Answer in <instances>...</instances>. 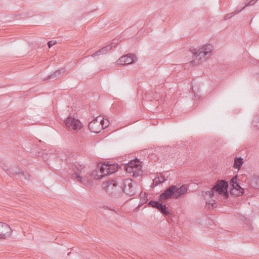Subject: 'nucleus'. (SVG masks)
I'll use <instances>...</instances> for the list:
<instances>
[{
    "instance_id": "26",
    "label": "nucleus",
    "mask_w": 259,
    "mask_h": 259,
    "mask_svg": "<svg viewBox=\"0 0 259 259\" xmlns=\"http://www.w3.org/2000/svg\"><path fill=\"white\" fill-rule=\"evenodd\" d=\"M258 0H250L247 4L245 5L241 9L242 10L245 9V8L247 6H252Z\"/></svg>"
},
{
    "instance_id": "17",
    "label": "nucleus",
    "mask_w": 259,
    "mask_h": 259,
    "mask_svg": "<svg viewBox=\"0 0 259 259\" xmlns=\"http://www.w3.org/2000/svg\"><path fill=\"white\" fill-rule=\"evenodd\" d=\"M64 69H61L56 70L55 72H54L53 74L51 75L48 76L45 79V80H54L56 79V78H58L61 74L63 72H64Z\"/></svg>"
},
{
    "instance_id": "4",
    "label": "nucleus",
    "mask_w": 259,
    "mask_h": 259,
    "mask_svg": "<svg viewBox=\"0 0 259 259\" xmlns=\"http://www.w3.org/2000/svg\"><path fill=\"white\" fill-rule=\"evenodd\" d=\"M103 189L112 197L116 198L122 195L121 186L117 179H109L102 183Z\"/></svg>"
},
{
    "instance_id": "15",
    "label": "nucleus",
    "mask_w": 259,
    "mask_h": 259,
    "mask_svg": "<svg viewBox=\"0 0 259 259\" xmlns=\"http://www.w3.org/2000/svg\"><path fill=\"white\" fill-rule=\"evenodd\" d=\"M234 187H233L230 190L231 194L234 195L235 196H239L242 195L244 193V189L238 183L234 185Z\"/></svg>"
},
{
    "instance_id": "20",
    "label": "nucleus",
    "mask_w": 259,
    "mask_h": 259,
    "mask_svg": "<svg viewBox=\"0 0 259 259\" xmlns=\"http://www.w3.org/2000/svg\"><path fill=\"white\" fill-rule=\"evenodd\" d=\"M166 180L167 179H165L163 176H157L153 180V183L157 186L161 183L165 182Z\"/></svg>"
},
{
    "instance_id": "21",
    "label": "nucleus",
    "mask_w": 259,
    "mask_h": 259,
    "mask_svg": "<svg viewBox=\"0 0 259 259\" xmlns=\"http://www.w3.org/2000/svg\"><path fill=\"white\" fill-rule=\"evenodd\" d=\"M242 11V9H240V10L237 9V10H235L234 12L225 15L224 17V19L225 20L229 19L231 18V17H233L234 15L238 14L239 12H240Z\"/></svg>"
},
{
    "instance_id": "5",
    "label": "nucleus",
    "mask_w": 259,
    "mask_h": 259,
    "mask_svg": "<svg viewBox=\"0 0 259 259\" xmlns=\"http://www.w3.org/2000/svg\"><path fill=\"white\" fill-rule=\"evenodd\" d=\"M228 183L225 180H219L212 188L211 190L205 192V194L209 195L210 198H212L216 194L220 195L224 197V199H227L229 197L228 192Z\"/></svg>"
},
{
    "instance_id": "25",
    "label": "nucleus",
    "mask_w": 259,
    "mask_h": 259,
    "mask_svg": "<svg viewBox=\"0 0 259 259\" xmlns=\"http://www.w3.org/2000/svg\"><path fill=\"white\" fill-rule=\"evenodd\" d=\"M230 183L232 185V187L235 188L234 185L238 183L237 181V176L233 177L231 179Z\"/></svg>"
},
{
    "instance_id": "27",
    "label": "nucleus",
    "mask_w": 259,
    "mask_h": 259,
    "mask_svg": "<svg viewBox=\"0 0 259 259\" xmlns=\"http://www.w3.org/2000/svg\"><path fill=\"white\" fill-rule=\"evenodd\" d=\"M56 42V41H54V40L49 41L48 42V45L49 48H51L53 46L55 45Z\"/></svg>"
},
{
    "instance_id": "11",
    "label": "nucleus",
    "mask_w": 259,
    "mask_h": 259,
    "mask_svg": "<svg viewBox=\"0 0 259 259\" xmlns=\"http://www.w3.org/2000/svg\"><path fill=\"white\" fill-rule=\"evenodd\" d=\"M5 170L6 172L11 177L18 175L19 176H22L26 179H28L29 177V175L28 174H25L24 171H22L20 168L16 166L7 168L5 169Z\"/></svg>"
},
{
    "instance_id": "18",
    "label": "nucleus",
    "mask_w": 259,
    "mask_h": 259,
    "mask_svg": "<svg viewBox=\"0 0 259 259\" xmlns=\"http://www.w3.org/2000/svg\"><path fill=\"white\" fill-rule=\"evenodd\" d=\"M243 159L241 157H236L234 160V167L240 169L243 163Z\"/></svg>"
},
{
    "instance_id": "10",
    "label": "nucleus",
    "mask_w": 259,
    "mask_h": 259,
    "mask_svg": "<svg viewBox=\"0 0 259 259\" xmlns=\"http://www.w3.org/2000/svg\"><path fill=\"white\" fill-rule=\"evenodd\" d=\"M137 61L136 57L134 54H127L121 57L118 61V64L120 65H126L134 63Z\"/></svg>"
},
{
    "instance_id": "7",
    "label": "nucleus",
    "mask_w": 259,
    "mask_h": 259,
    "mask_svg": "<svg viewBox=\"0 0 259 259\" xmlns=\"http://www.w3.org/2000/svg\"><path fill=\"white\" fill-rule=\"evenodd\" d=\"M122 193H125L126 194L133 196L135 194V189L133 185L132 179H126L124 181L122 186H121Z\"/></svg>"
},
{
    "instance_id": "8",
    "label": "nucleus",
    "mask_w": 259,
    "mask_h": 259,
    "mask_svg": "<svg viewBox=\"0 0 259 259\" xmlns=\"http://www.w3.org/2000/svg\"><path fill=\"white\" fill-rule=\"evenodd\" d=\"M148 205L153 208L157 209L160 212L164 214V215H168L170 214V212L165 204H163L162 203L159 202L157 201L150 200L148 202Z\"/></svg>"
},
{
    "instance_id": "12",
    "label": "nucleus",
    "mask_w": 259,
    "mask_h": 259,
    "mask_svg": "<svg viewBox=\"0 0 259 259\" xmlns=\"http://www.w3.org/2000/svg\"><path fill=\"white\" fill-rule=\"evenodd\" d=\"M11 233V228L6 223L0 222V238H6L10 236Z\"/></svg>"
},
{
    "instance_id": "19",
    "label": "nucleus",
    "mask_w": 259,
    "mask_h": 259,
    "mask_svg": "<svg viewBox=\"0 0 259 259\" xmlns=\"http://www.w3.org/2000/svg\"><path fill=\"white\" fill-rule=\"evenodd\" d=\"M140 161L138 159H134L131 160L130 162L128 163V165H130L131 167H133V168L137 169H138V167L140 166Z\"/></svg>"
},
{
    "instance_id": "14",
    "label": "nucleus",
    "mask_w": 259,
    "mask_h": 259,
    "mask_svg": "<svg viewBox=\"0 0 259 259\" xmlns=\"http://www.w3.org/2000/svg\"><path fill=\"white\" fill-rule=\"evenodd\" d=\"M234 187H233L230 190L231 194L234 195L235 196H239L242 195L244 193V189L238 183L234 185Z\"/></svg>"
},
{
    "instance_id": "28",
    "label": "nucleus",
    "mask_w": 259,
    "mask_h": 259,
    "mask_svg": "<svg viewBox=\"0 0 259 259\" xmlns=\"http://www.w3.org/2000/svg\"><path fill=\"white\" fill-rule=\"evenodd\" d=\"M217 205L215 203H212L211 206L212 208H214V207H216Z\"/></svg>"
},
{
    "instance_id": "2",
    "label": "nucleus",
    "mask_w": 259,
    "mask_h": 259,
    "mask_svg": "<svg viewBox=\"0 0 259 259\" xmlns=\"http://www.w3.org/2000/svg\"><path fill=\"white\" fill-rule=\"evenodd\" d=\"M188 191V188L186 185H182L180 187L176 185H171L160 195L159 199L165 200L170 198L179 199L186 194Z\"/></svg>"
},
{
    "instance_id": "24",
    "label": "nucleus",
    "mask_w": 259,
    "mask_h": 259,
    "mask_svg": "<svg viewBox=\"0 0 259 259\" xmlns=\"http://www.w3.org/2000/svg\"><path fill=\"white\" fill-rule=\"evenodd\" d=\"M126 170L130 173L133 172L134 174L137 171V169H135L131 167L130 165H128V163L125 166Z\"/></svg>"
},
{
    "instance_id": "9",
    "label": "nucleus",
    "mask_w": 259,
    "mask_h": 259,
    "mask_svg": "<svg viewBox=\"0 0 259 259\" xmlns=\"http://www.w3.org/2000/svg\"><path fill=\"white\" fill-rule=\"evenodd\" d=\"M64 123L66 126L73 130H79L81 127V123L80 121L71 116L68 117L64 121Z\"/></svg>"
},
{
    "instance_id": "29",
    "label": "nucleus",
    "mask_w": 259,
    "mask_h": 259,
    "mask_svg": "<svg viewBox=\"0 0 259 259\" xmlns=\"http://www.w3.org/2000/svg\"><path fill=\"white\" fill-rule=\"evenodd\" d=\"M254 187H256V188H259V186L256 185V186H254Z\"/></svg>"
},
{
    "instance_id": "3",
    "label": "nucleus",
    "mask_w": 259,
    "mask_h": 259,
    "mask_svg": "<svg viewBox=\"0 0 259 259\" xmlns=\"http://www.w3.org/2000/svg\"><path fill=\"white\" fill-rule=\"evenodd\" d=\"M119 165L116 163L112 164L110 162L98 164L97 169L90 174V176H93L94 179H100L108 175H111L117 171Z\"/></svg>"
},
{
    "instance_id": "1",
    "label": "nucleus",
    "mask_w": 259,
    "mask_h": 259,
    "mask_svg": "<svg viewBox=\"0 0 259 259\" xmlns=\"http://www.w3.org/2000/svg\"><path fill=\"white\" fill-rule=\"evenodd\" d=\"M70 170L72 179L87 186H92L94 177L90 176L91 173L85 174V167L84 165L74 162L71 165Z\"/></svg>"
},
{
    "instance_id": "22",
    "label": "nucleus",
    "mask_w": 259,
    "mask_h": 259,
    "mask_svg": "<svg viewBox=\"0 0 259 259\" xmlns=\"http://www.w3.org/2000/svg\"><path fill=\"white\" fill-rule=\"evenodd\" d=\"M99 123L100 125H102V128H106L109 125V121L107 119H104V118H103V119L101 120Z\"/></svg>"
},
{
    "instance_id": "13",
    "label": "nucleus",
    "mask_w": 259,
    "mask_h": 259,
    "mask_svg": "<svg viewBox=\"0 0 259 259\" xmlns=\"http://www.w3.org/2000/svg\"><path fill=\"white\" fill-rule=\"evenodd\" d=\"M117 44L118 42H113L105 47H103L102 49L97 51L93 54L92 56L94 57L96 56H99L101 54H106L107 52L110 51L113 48L116 47Z\"/></svg>"
},
{
    "instance_id": "23",
    "label": "nucleus",
    "mask_w": 259,
    "mask_h": 259,
    "mask_svg": "<svg viewBox=\"0 0 259 259\" xmlns=\"http://www.w3.org/2000/svg\"><path fill=\"white\" fill-rule=\"evenodd\" d=\"M252 124L254 127L256 128H259V116H256L254 117V119L252 121Z\"/></svg>"
},
{
    "instance_id": "6",
    "label": "nucleus",
    "mask_w": 259,
    "mask_h": 259,
    "mask_svg": "<svg viewBox=\"0 0 259 259\" xmlns=\"http://www.w3.org/2000/svg\"><path fill=\"white\" fill-rule=\"evenodd\" d=\"M213 48L212 45L207 44L198 50L194 48L191 49V51L193 54V57L196 58L199 57L198 60H199L210 53L212 51Z\"/></svg>"
},
{
    "instance_id": "16",
    "label": "nucleus",
    "mask_w": 259,
    "mask_h": 259,
    "mask_svg": "<svg viewBox=\"0 0 259 259\" xmlns=\"http://www.w3.org/2000/svg\"><path fill=\"white\" fill-rule=\"evenodd\" d=\"M100 124L99 122L97 121V119L91 121L89 123V128L90 130L95 133H98L100 132V128H99Z\"/></svg>"
}]
</instances>
